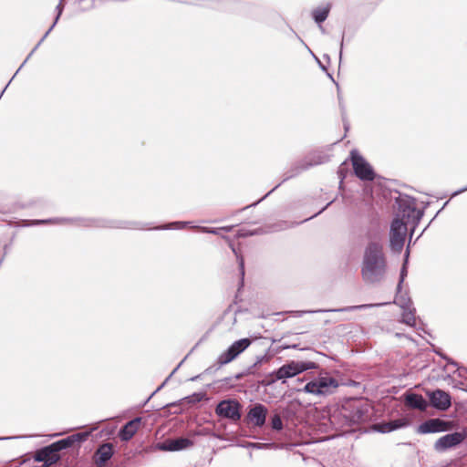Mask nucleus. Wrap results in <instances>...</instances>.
Here are the masks:
<instances>
[{"label": "nucleus", "mask_w": 467, "mask_h": 467, "mask_svg": "<svg viewBox=\"0 0 467 467\" xmlns=\"http://www.w3.org/2000/svg\"><path fill=\"white\" fill-rule=\"evenodd\" d=\"M190 222H171L156 227H150V223L139 221L111 220L106 218H89V217H55L43 220H28L26 226H35L42 224H75L83 228H111V229H130V230H174L182 229Z\"/></svg>", "instance_id": "f257e3e1"}, {"label": "nucleus", "mask_w": 467, "mask_h": 467, "mask_svg": "<svg viewBox=\"0 0 467 467\" xmlns=\"http://www.w3.org/2000/svg\"><path fill=\"white\" fill-rule=\"evenodd\" d=\"M387 272V259L383 246L379 243L370 242L365 248L361 276L368 285L379 284L384 280Z\"/></svg>", "instance_id": "f03ea898"}, {"label": "nucleus", "mask_w": 467, "mask_h": 467, "mask_svg": "<svg viewBox=\"0 0 467 467\" xmlns=\"http://www.w3.org/2000/svg\"><path fill=\"white\" fill-rule=\"evenodd\" d=\"M396 202L399 207V213L397 214H400V218L403 219L407 224L411 223L412 225L410 233L411 237L424 215V211L417 210L415 207L416 199L409 195H400L396 199Z\"/></svg>", "instance_id": "7ed1b4c3"}, {"label": "nucleus", "mask_w": 467, "mask_h": 467, "mask_svg": "<svg viewBox=\"0 0 467 467\" xmlns=\"http://www.w3.org/2000/svg\"><path fill=\"white\" fill-rule=\"evenodd\" d=\"M342 414L349 425L361 424L370 420L372 408L366 400H355L343 406Z\"/></svg>", "instance_id": "20e7f679"}, {"label": "nucleus", "mask_w": 467, "mask_h": 467, "mask_svg": "<svg viewBox=\"0 0 467 467\" xmlns=\"http://www.w3.org/2000/svg\"><path fill=\"white\" fill-rule=\"evenodd\" d=\"M337 387L338 382L335 378L326 376L318 377L307 382L302 389H297V391H304L315 396L325 397L332 394Z\"/></svg>", "instance_id": "39448f33"}, {"label": "nucleus", "mask_w": 467, "mask_h": 467, "mask_svg": "<svg viewBox=\"0 0 467 467\" xmlns=\"http://www.w3.org/2000/svg\"><path fill=\"white\" fill-rule=\"evenodd\" d=\"M317 368V364L313 361H296L291 360L279 368L269 373L270 377H275V379H285L293 378L304 371Z\"/></svg>", "instance_id": "423d86ee"}, {"label": "nucleus", "mask_w": 467, "mask_h": 467, "mask_svg": "<svg viewBox=\"0 0 467 467\" xmlns=\"http://www.w3.org/2000/svg\"><path fill=\"white\" fill-rule=\"evenodd\" d=\"M407 232V223L400 218V214H396L389 229V247L393 253L400 254L402 251Z\"/></svg>", "instance_id": "0eeeda50"}, {"label": "nucleus", "mask_w": 467, "mask_h": 467, "mask_svg": "<svg viewBox=\"0 0 467 467\" xmlns=\"http://www.w3.org/2000/svg\"><path fill=\"white\" fill-rule=\"evenodd\" d=\"M350 160L352 162L355 175L361 181L372 182L376 174L372 166L364 159L362 155L357 150L350 151Z\"/></svg>", "instance_id": "6e6552de"}, {"label": "nucleus", "mask_w": 467, "mask_h": 467, "mask_svg": "<svg viewBox=\"0 0 467 467\" xmlns=\"http://www.w3.org/2000/svg\"><path fill=\"white\" fill-rule=\"evenodd\" d=\"M215 414L220 418L237 422L242 418V405L236 400H223L217 403Z\"/></svg>", "instance_id": "1a4fd4ad"}, {"label": "nucleus", "mask_w": 467, "mask_h": 467, "mask_svg": "<svg viewBox=\"0 0 467 467\" xmlns=\"http://www.w3.org/2000/svg\"><path fill=\"white\" fill-rule=\"evenodd\" d=\"M466 438V430L445 434L435 441L434 449L439 452L446 451L449 449L460 445Z\"/></svg>", "instance_id": "9d476101"}, {"label": "nucleus", "mask_w": 467, "mask_h": 467, "mask_svg": "<svg viewBox=\"0 0 467 467\" xmlns=\"http://www.w3.org/2000/svg\"><path fill=\"white\" fill-rule=\"evenodd\" d=\"M252 344V340L248 337L241 338L234 341L226 350L220 355V364L226 365L234 360Z\"/></svg>", "instance_id": "9b49d317"}, {"label": "nucleus", "mask_w": 467, "mask_h": 467, "mask_svg": "<svg viewBox=\"0 0 467 467\" xmlns=\"http://www.w3.org/2000/svg\"><path fill=\"white\" fill-rule=\"evenodd\" d=\"M426 394L429 398V405L436 410L446 411L451 406V395L441 389L428 390Z\"/></svg>", "instance_id": "f8f14e48"}, {"label": "nucleus", "mask_w": 467, "mask_h": 467, "mask_svg": "<svg viewBox=\"0 0 467 467\" xmlns=\"http://www.w3.org/2000/svg\"><path fill=\"white\" fill-rule=\"evenodd\" d=\"M267 413L268 410L265 405L255 403L249 407L244 421L254 427L262 428L265 424Z\"/></svg>", "instance_id": "ddd939ff"}, {"label": "nucleus", "mask_w": 467, "mask_h": 467, "mask_svg": "<svg viewBox=\"0 0 467 467\" xmlns=\"http://www.w3.org/2000/svg\"><path fill=\"white\" fill-rule=\"evenodd\" d=\"M293 224L294 223H290L289 222L283 221V222H280V223H275L272 225H268L266 227H259L254 230H248L245 228H242V229L238 230L236 235H237V237L244 238V237L253 236V235L265 234H270V233L285 230L287 228L292 227Z\"/></svg>", "instance_id": "4468645a"}, {"label": "nucleus", "mask_w": 467, "mask_h": 467, "mask_svg": "<svg viewBox=\"0 0 467 467\" xmlns=\"http://www.w3.org/2000/svg\"><path fill=\"white\" fill-rule=\"evenodd\" d=\"M450 422L439 418L429 419L420 423L418 427V432L421 434L437 433L449 431Z\"/></svg>", "instance_id": "2eb2a0df"}, {"label": "nucleus", "mask_w": 467, "mask_h": 467, "mask_svg": "<svg viewBox=\"0 0 467 467\" xmlns=\"http://www.w3.org/2000/svg\"><path fill=\"white\" fill-rule=\"evenodd\" d=\"M34 459L36 462H44L42 467H48L59 460V455L54 444L51 443L36 451Z\"/></svg>", "instance_id": "dca6fc26"}, {"label": "nucleus", "mask_w": 467, "mask_h": 467, "mask_svg": "<svg viewBox=\"0 0 467 467\" xmlns=\"http://www.w3.org/2000/svg\"><path fill=\"white\" fill-rule=\"evenodd\" d=\"M388 302L385 303H377V304H363L358 306H344L340 308H332V309H317V310H301L296 311L297 317H302L304 314H314V313H325V312H351L355 310H362V309H369L372 307H379L388 305Z\"/></svg>", "instance_id": "f3484780"}, {"label": "nucleus", "mask_w": 467, "mask_h": 467, "mask_svg": "<svg viewBox=\"0 0 467 467\" xmlns=\"http://www.w3.org/2000/svg\"><path fill=\"white\" fill-rule=\"evenodd\" d=\"M114 447L111 443H103L96 450L93 460L98 467H103L113 456Z\"/></svg>", "instance_id": "a211bd4d"}, {"label": "nucleus", "mask_w": 467, "mask_h": 467, "mask_svg": "<svg viewBox=\"0 0 467 467\" xmlns=\"http://www.w3.org/2000/svg\"><path fill=\"white\" fill-rule=\"evenodd\" d=\"M141 421L140 417H136L126 422L119 431V437L122 441H129L138 431Z\"/></svg>", "instance_id": "6ab92c4d"}, {"label": "nucleus", "mask_w": 467, "mask_h": 467, "mask_svg": "<svg viewBox=\"0 0 467 467\" xmlns=\"http://www.w3.org/2000/svg\"><path fill=\"white\" fill-rule=\"evenodd\" d=\"M410 424V420L406 418H400L390 420L389 421H383L376 425V430L381 433H388L393 431L407 427Z\"/></svg>", "instance_id": "aec40b11"}, {"label": "nucleus", "mask_w": 467, "mask_h": 467, "mask_svg": "<svg viewBox=\"0 0 467 467\" xmlns=\"http://www.w3.org/2000/svg\"><path fill=\"white\" fill-rule=\"evenodd\" d=\"M405 403L409 408L425 411L428 407V401L420 394L408 393L405 396Z\"/></svg>", "instance_id": "412c9836"}, {"label": "nucleus", "mask_w": 467, "mask_h": 467, "mask_svg": "<svg viewBox=\"0 0 467 467\" xmlns=\"http://www.w3.org/2000/svg\"><path fill=\"white\" fill-rule=\"evenodd\" d=\"M312 167H313V163H306V160H301V161H296L285 171V178L283 179V182H285L287 180L295 178L297 175L301 174L303 171H306Z\"/></svg>", "instance_id": "4be33fe9"}, {"label": "nucleus", "mask_w": 467, "mask_h": 467, "mask_svg": "<svg viewBox=\"0 0 467 467\" xmlns=\"http://www.w3.org/2000/svg\"><path fill=\"white\" fill-rule=\"evenodd\" d=\"M409 256H410V246L408 245L405 254H404L403 263H402V265H401V268L400 271V278H399V282L397 285V290L399 293H400V290H402V285H403L404 280L408 275Z\"/></svg>", "instance_id": "5701e85b"}, {"label": "nucleus", "mask_w": 467, "mask_h": 467, "mask_svg": "<svg viewBox=\"0 0 467 467\" xmlns=\"http://www.w3.org/2000/svg\"><path fill=\"white\" fill-rule=\"evenodd\" d=\"M331 5L328 4L327 6L317 7L312 11V18L314 21L321 25L323 22L327 20L330 12Z\"/></svg>", "instance_id": "b1692460"}, {"label": "nucleus", "mask_w": 467, "mask_h": 467, "mask_svg": "<svg viewBox=\"0 0 467 467\" xmlns=\"http://www.w3.org/2000/svg\"><path fill=\"white\" fill-rule=\"evenodd\" d=\"M171 441L172 446V451H179L193 445V441L185 437L171 439Z\"/></svg>", "instance_id": "393cba45"}, {"label": "nucleus", "mask_w": 467, "mask_h": 467, "mask_svg": "<svg viewBox=\"0 0 467 467\" xmlns=\"http://www.w3.org/2000/svg\"><path fill=\"white\" fill-rule=\"evenodd\" d=\"M401 322L410 326L415 327L416 325V317H415V308L408 307L403 308L402 316H401Z\"/></svg>", "instance_id": "a878e982"}, {"label": "nucleus", "mask_w": 467, "mask_h": 467, "mask_svg": "<svg viewBox=\"0 0 467 467\" xmlns=\"http://www.w3.org/2000/svg\"><path fill=\"white\" fill-rule=\"evenodd\" d=\"M394 303L398 306H400L402 309L408 308L412 306V301L410 297L409 296L408 293L405 292L402 294L401 292L399 293L398 290L396 291V296Z\"/></svg>", "instance_id": "bb28decb"}, {"label": "nucleus", "mask_w": 467, "mask_h": 467, "mask_svg": "<svg viewBox=\"0 0 467 467\" xmlns=\"http://www.w3.org/2000/svg\"><path fill=\"white\" fill-rule=\"evenodd\" d=\"M205 398H206V393L205 392H194L192 395L184 397L179 402L180 403L186 402V403H188L190 405H193V404H196V403L202 401Z\"/></svg>", "instance_id": "cd10ccee"}, {"label": "nucleus", "mask_w": 467, "mask_h": 467, "mask_svg": "<svg viewBox=\"0 0 467 467\" xmlns=\"http://www.w3.org/2000/svg\"><path fill=\"white\" fill-rule=\"evenodd\" d=\"M304 160L306 161V163H313L314 167L325 163L327 161V156L321 152H317L308 155Z\"/></svg>", "instance_id": "c85d7f7f"}, {"label": "nucleus", "mask_w": 467, "mask_h": 467, "mask_svg": "<svg viewBox=\"0 0 467 467\" xmlns=\"http://www.w3.org/2000/svg\"><path fill=\"white\" fill-rule=\"evenodd\" d=\"M55 449L57 450V453L65 449L73 447L75 445L74 441H72L71 435L61 439L57 441L53 442Z\"/></svg>", "instance_id": "c756f323"}, {"label": "nucleus", "mask_w": 467, "mask_h": 467, "mask_svg": "<svg viewBox=\"0 0 467 467\" xmlns=\"http://www.w3.org/2000/svg\"><path fill=\"white\" fill-rule=\"evenodd\" d=\"M96 430V428L90 429L89 431L77 432L71 435L72 441H74L75 445L78 444V446L86 441L88 437L91 435L92 431Z\"/></svg>", "instance_id": "7c9ffc66"}, {"label": "nucleus", "mask_w": 467, "mask_h": 467, "mask_svg": "<svg viewBox=\"0 0 467 467\" xmlns=\"http://www.w3.org/2000/svg\"><path fill=\"white\" fill-rule=\"evenodd\" d=\"M271 428L275 431H281L284 429V424L281 416L278 413L274 414L271 417Z\"/></svg>", "instance_id": "2f4dec72"}, {"label": "nucleus", "mask_w": 467, "mask_h": 467, "mask_svg": "<svg viewBox=\"0 0 467 467\" xmlns=\"http://www.w3.org/2000/svg\"><path fill=\"white\" fill-rule=\"evenodd\" d=\"M187 358V356L178 364V366L171 371V373L166 378V379L157 388V389L150 396L148 400L158 391H160L168 382V380L173 376V374L179 369L184 360Z\"/></svg>", "instance_id": "473e14b6"}, {"label": "nucleus", "mask_w": 467, "mask_h": 467, "mask_svg": "<svg viewBox=\"0 0 467 467\" xmlns=\"http://www.w3.org/2000/svg\"><path fill=\"white\" fill-rule=\"evenodd\" d=\"M155 449L162 451H172L171 439H167L162 442L156 443Z\"/></svg>", "instance_id": "72a5a7b5"}, {"label": "nucleus", "mask_w": 467, "mask_h": 467, "mask_svg": "<svg viewBox=\"0 0 467 467\" xmlns=\"http://www.w3.org/2000/svg\"><path fill=\"white\" fill-rule=\"evenodd\" d=\"M64 7H65V4H62V3H58V5H57V7H56L57 16L55 17V20H54L53 24L49 27V31H52L53 28L55 27V26L57 25L60 16L63 13Z\"/></svg>", "instance_id": "f704fd0d"}, {"label": "nucleus", "mask_w": 467, "mask_h": 467, "mask_svg": "<svg viewBox=\"0 0 467 467\" xmlns=\"http://www.w3.org/2000/svg\"><path fill=\"white\" fill-rule=\"evenodd\" d=\"M79 4H84L80 10L88 12L95 8V0H79Z\"/></svg>", "instance_id": "c9c22d12"}, {"label": "nucleus", "mask_w": 467, "mask_h": 467, "mask_svg": "<svg viewBox=\"0 0 467 467\" xmlns=\"http://www.w3.org/2000/svg\"><path fill=\"white\" fill-rule=\"evenodd\" d=\"M222 366H223V365H221V364H220V356H219V357H218V358H217L216 363H215V364H213V365H212V366H210V367H208V368L203 371V373H202V374H207V375H208V374H213V373L216 372L217 370H219V369L221 368V367H222Z\"/></svg>", "instance_id": "e433bc0d"}, {"label": "nucleus", "mask_w": 467, "mask_h": 467, "mask_svg": "<svg viewBox=\"0 0 467 467\" xmlns=\"http://www.w3.org/2000/svg\"><path fill=\"white\" fill-rule=\"evenodd\" d=\"M195 228H197L198 230H200L202 233H208V234H216V235L221 234V232H222L221 227L209 228V227H203V226H195Z\"/></svg>", "instance_id": "4c0bfd02"}, {"label": "nucleus", "mask_w": 467, "mask_h": 467, "mask_svg": "<svg viewBox=\"0 0 467 467\" xmlns=\"http://www.w3.org/2000/svg\"><path fill=\"white\" fill-rule=\"evenodd\" d=\"M279 186H280V184H277L275 187H274L271 191H269L267 193H265V196H263L261 199H259L257 202H254V203H252V204H250V205L245 206L244 208H243V209H241V210L237 211V213H239V212H241V211H244V210H246V209H248V208H250V207H252V206H255V205H257L260 202H262V201H263V200H265L267 196H269V195H270V194H271V193H272L275 189H277Z\"/></svg>", "instance_id": "58836bf2"}, {"label": "nucleus", "mask_w": 467, "mask_h": 467, "mask_svg": "<svg viewBox=\"0 0 467 467\" xmlns=\"http://www.w3.org/2000/svg\"><path fill=\"white\" fill-rule=\"evenodd\" d=\"M277 379H275V377H270L269 374L266 376V378L260 381V384L264 387L270 386L273 383H275Z\"/></svg>", "instance_id": "ea45409f"}, {"label": "nucleus", "mask_w": 467, "mask_h": 467, "mask_svg": "<svg viewBox=\"0 0 467 467\" xmlns=\"http://www.w3.org/2000/svg\"><path fill=\"white\" fill-rule=\"evenodd\" d=\"M296 37H297V39H298V40H299V41H300V42H301V43H302V44H303V45H304V46H305V47L309 50V52L314 56V57L316 58V60L318 62V64H319V66H320L321 69H322V70H326V67H325V66H323V65L321 64V62L319 61V59H318V58H317V57L313 54V52L310 50V48H309V47L306 45V43L303 41V39H302L298 35H296Z\"/></svg>", "instance_id": "a19ab883"}, {"label": "nucleus", "mask_w": 467, "mask_h": 467, "mask_svg": "<svg viewBox=\"0 0 467 467\" xmlns=\"http://www.w3.org/2000/svg\"><path fill=\"white\" fill-rule=\"evenodd\" d=\"M258 368V365H256L255 363H254L253 365L249 366L246 369H245V373H247V375H255L256 374V370Z\"/></svg>", "instance_id": "79ce46f5"}, {"label": "nucleus", "mask_w": 467, "mask_h": 467, "mask_svg": "<svg viewBox=\"0 0 467 467\" xmlns=\"http://www.w3.org/2000/svg\"><path fill=\"white\" fill-rule=\"evenodd\" d=\"M269 360V357H267L266 355H264V356H258L256 357V360H255V364L258 365V367L264 363V362H267Z\"/></svg>", "instance_id": "37998d69"}, {"label": "nucleus", "mask_w": 467, "mask_h": 467, "mask_svg": "<svg viewBox=\"0 0 467 467\" xmlns=\"http://www.w3.org/2000/svg\"><path fill=\"white\" fill-rule=\"evenodd\" d=\"M435 353H436V354H438V355H439L441 358H442L443 359H447V360L449 361V364H451V365H452V366H454V367H457V366H458L456 362H454V361H452V360L449 359V358H448L446 355L442 354L441 352H440V351H437V350H436V351H435Z\"/></svg>", "instance_id": "c03bdc74"}, {"label": "nucleus", "mask_w": 467, "mask_h": 467, "mask_svg": "<svg viewBox=\"0 0 467 467\" xmlns=\"http://www.w3.org/2000/svg\"><path fill=\"white\" fill-rule=\"evenodd\" d=\"M435 353H436V354H438V355H439L441 358H442L443 359H447V360L449 361V364H451V365H452V366H454V367H457V366H458L456 362H454V361H452V360L449 359V358H448L446 355L442 354L441 352H440V351H437V350H436V351H435Z\"/></svg>", "instance_id": "a18cd8bd"}, {"label": "nucleus", "mask_w": 467, "mask_h": 467, "mask_svg": "<svg viewBox=\"0 0 467 467\" xmlns=\"http://www.w3.org/2000/svg\"><path fill=\"white\" fill-rule=\"evenodd\" d=\"M333 202H334V201H331V202H327V204L324 208H322L319 212H317V213H315L314 215L310 216L309 218H306V219L303 220V222H306V221H307V220H309V219H312L313 217H315V216H317V215L320 214V213H321L322 212H324V211H325V210H326V209H327V207H328V206H329Z\"/></svg>", "instance_id": "49530a36"}, {"label": "nucleus", "mask_w": 467, "mask_h": 467, "mask_svg": "<svg viewBox=\"0 0 467 467\" xmlns=\"http://www.w3.org/2000/svg\"><path fill=\"white\" fill-rule=\"evenodd\" d=\"M239 268H240V274L242 275V278L244 276V259L241 258L239 261Z\"/></svg>", "instance_id": "de8ad7c7"}, {"label": "nucleus", "mask_w": 467, "mask_h": 467, "mask_svg": "<svg viewBox=\"0 0 467 467\" xmlns=\"http://www.w3.org/2000/svg\"><path fill=\"white\" fill-rule=\"evenodd\" d=\"M244 376H247V373H245V370H244V371H243V372H240V373L235 374V375L234 376V379L235 380H240V379H242Z\"/></svg>", "instance_id": "09e8293b"}, {"label": "nucleus", "mask_w": 467, "mask_h": 467, "mask_svg": "<svg viewBox=\"0 0 467 467\" xmlns=\"http://www.w3.org/2000/svg\"><path fill=\"white\" fill-rule=\"evenodd\" d=\"M466 191H467V186H465V187H463V188H461V189H459V190L455 191V192L451 194V197H455V196H457V195H459V194H461V193H462V192H466Z\"/></svg>", "instance_id": "8fccbe9b"}, {"label": "nucleus", "mask_w": 467, "mask_h": 467, "mask_svg": "<svg viewBox=\"0 0 467 467\" xmlns=\"http://www.w3.org/2000/svg\"><path fill=\"white\" fill-rule=\"evenodd\" d=\"M344 165H345V162H343L338 169V174H339V176H341V181H343V179L345 178V176L343 175V166ZM340 183H342V182H340Z\"/></svg>", "instance_id": "3c124183"}, {"label": "nucleus", "mask_w": 467, "mask_h": 467, "mask_svg": "<svg viewBox=\"0 0 467 467\" xmlns=\"http://www.w3.org/2000/svg\"><path fill=\"white\" fill-rule=\"evenodd\" d=\"M234 225H228V226H223L221 227V230L226 233L231 232L234 229Z\"/></svg>", "instance_id": "603ef678"}, {"label": "nucleus", "mask_w": 467, "mask_h": 467, "mask_svg": "<svg viewBox=\"0 0 467 467\" xmlns=\"http://www.w3.org/2000/svg\"><path fill=\"white\" fill-rule=\"evenodd\" d=\"M205 5L213 7V8H219V6H218L219 4L218 3L210 2V3L206 4Z\"/></svg>", "instance_id": "864d4df0"}, {"label": "nucleus", "mask_w": 467, "mask_h": 467, "mask_svg": "<svg viewBox=\"0 0 467 467\" xmlns=\"http://www.w3.org/2000/svg\"><path fill=\"white\" fill-rule=\"evenodd\" d=\"M457 371L460 377H463V372H467L466 368H457Z\"/></svg>", "instance_id": "5fc2aeb1"}, {"label": "nucleus", "mask_w": 467, "mask_h": 467, "mask_svg": "<svg viewBox=\"0 0 467 467\" xmlns=\"http://www.w3.org/2000/svg\"><path fill=\"white\" fill-rule=\"evenodd\" d=\"M343 45H344V36H342L341 41H340V52H339V58H340V59H341V57H342V49H343Z\"/></svg>", "instance_id": "6e6d98bb"}, {"label": "nucleus", "mask_w": 467, "mask_h": 467, "mask_svg": "<svg viewBox=\"0 0 467 467\" xmlns=\"http://www.w3.org/2000/svg\"><path fill=\"white\" fill-rule=\"evenodd\" d=\"M202 375V374H199V375H196V376H194V377H192V378L190 379V380H191V381H196V380H198V379H201Z\"/></svg>", "instance_id": "4d7b16f0"}, {"label": "nucleus", "mask_w": 467, "mask_h": 467, "mask_svg": "<svg viewBox=\"0 0 467 467\" xmlns=\"http://www.w3.org/2000/svg\"><path fill=\"white\" fill-rule=\"evenodd\" d=\"M448 202H449L448 201H447L446 202H444V205H443V206H446ZM443 208H444V207H442L441 210H439V211L437 212V213H436V214H435V216L432 218V220L431 221V222H432V221L437 217V215L441 213V211Z\"/></svg>", "instance_id": "13d9d810"}, {"label": "nucleus", "mask_w": 467, "mask_h": 467, "mask_svg": "<svg viewBox=\"0 0 467 467\" xmlns=\"http://www.w3.org/2000/svg\"><path fill=\"white\" fill-rule=\"evenodd\" d=\"M16 438H20V436H16V437H0V441L10 440V439H16Z\"/></svg>", "instance_id": "bf43d9fd"}, {"label": "nucleus", "mask_w": 467, "mask_h": 467, "mask_svg": "<svg viewBox=\"0 0 467 467\" xmlns=\"http://www.w3.org/2000/svg\"><path fill=\"white\" fill-rule=\"evenodd\" d=\"M462 386H463V382H462V381H460L458 384L455 385V387L460 389H465Z\"/></svg>", "instance_id": "052dcab7"}, {"label": "nucleus", "mask_w": 467, "mask_h": 467, "mask_svg": "<svg viewBox=\"0 0 467 467\" xmlns=\"http://www.w3.org/2000/svg\"><path fill=\"white\" fill-rule=\"evenodd\" d=\"M231 379H232V378H225L223 379V381L229 382V381H231Z\"/></svg>", "instance_id": "680f3d73"}, {"label": "nucleus", "mask_w": 467, "mask_h": 467, "mask_svg": "<svg viewBox=\"0 0 467 467\" xmlns=\"http://www.w3.org/2000/svg\"><path fill=\"white\" fill-rule=\"evenodd\" d=\"M319 27H320L321 31H322L323 33H325V29H324V27H323L321 25H319Z\"/></svg>", "instance_id": "e2e57ef3"}, {"label": "nucleus", "mask_w": 467, "mask_h": 467, "mask_svg": "<svg viewBox=\"0 0 467 467\" xmlns=\"http://www.w3.org/2000/svg\"><path fill=\"white\" fill-rule=\"evenodd\" d=\"M7 246H8V244H4V249H5V250H6Z\"/></svg>", "instance_id": "0e129e2a"}, {"label": "nucleus", "mask_w": 467, "mask_h": 467, "mask_svg": "<svg viewBox=\"0 0 467 467\" xmlns=\"http://www.w3.org/2000/svg\"><path fill=\"white\" fill-rule=\"evenodd\" d=\"M324 57L329 59V56L327 55H325Z\"/></svg>", "instance_id": "69168bd1"}, {"label": "nucleus", "mask_w": 467, "mask_h": 467, "mask_svg": "<svg viewBox=\"0 0 467 467\" xmlns=\"http://www.w3.org/2000/svg\"><path fill=\"white\" fill-rule=\"evenodd\" d=\"M296 347H297L296 345H293L291 348H296Z\"/></svg>", "instance_id": "338daca9"}, {"label": "nucleus", "mask_w": 467, "mask_h": 467, "mask_svg": "<svg viewBox=\"0 0 467 467\" xmlns=\"http://www.w3.org/2000/svg\"><path fill=\"white\" fill-rule=\"evenodd\" d=\"M65 0H59V3L64 4Z\"/></svg>", "instance_id": "774afa93"}]
</instances>
